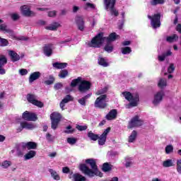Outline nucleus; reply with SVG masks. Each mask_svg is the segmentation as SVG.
Returning a JSON list of instances; mask_svg holds the SVG:
<instances>
[{"instance_id": "52", "label": "nucleus", "mask_w": 181, "mask_h": 181, "mask_svg": "<svg viewBox=\"0 0 181 181\" xmlns=\"http://www.w3.org/2000/svg\"><path fill=\"white\" fill-rule=\"evenodd\" d=\"M46 139L48 142H54V136H52V134L49 133L46 134Z\"/></svg>"}, {"instance_id": "51", "label": "nucleus", "mask_w": 181, "mask_h": 181, "mask_svg": "<svg viewBox=\"0 0 181 181\" xmlns=\"http://www.w3.org/2000/svg\"><path fill=\"white\" fill-rule=\"evenodd\" d=\"M173 152V146L168 145L165 147V153L169 155V153H172Z\"/></svg>"}, {"instance_id": "20", "label": "nucleus", "mask_w": 181, "mask_h": 181, "mask_svg": "<svg viewBox=\"0 0 181 181\" xmlns=\"http://www.w3.org/2000/svg\"><path fill=\"white\" fill-rule=\"evenodd\" d=\"M40 76H42V74L39 71L32 73L29 77V83H33L35 80H39V78H40Z\"/></svg>"}, {"instance_id": "48", "label": "nucleus", "mask_w": 181, "mask_h": 181, "mask_svg": "<svg viewBox=\"0 0 181 181\" xmlns=\"http://www.w3.org/2000/svg\"><path fill=\"white\" fill-rule=\"evenodd\" d=\"M112 168L108 163H105L103 166V172H110Z\"/></svg>"}, {"instance_id": "9", "label": "nucleus", "mask_w": 181, "mask_h": 181, "mask_svg": "<svg viewBox=\"0 0 181 181\" xmlns=\"http://www.w3.org/2000/svg\"><path fill=\"white\" fill-rule=\"evenodd\" d=\"M21 13L23 16L30 17V16H35L36 13H34L33 11L30 10V6L24 5L21 6Z\"/></svg>"}, {"instance_id": "41", "label": "nucleus", "mask_w": 181, "mask_h": 181, "mask_svg": "<svg viewBox=\"0 0 181 181\" xmlns=\"http://www.w3.org/2000/svg\"><path fill=\"white\" fill-rule=\"evenodd\" d=\"M58 76L60 78H66L69 76V71L66 69L62 70Z\"/></svg>"}, {"instance_id": "31", "label": "nucleus", "mask_w": 181, "mask_h": 181, "mask_svg": "<svg viewBox=\"0 0 181 181\" xmlns=\"http://www.w3.org/2000/svg\"><path fill=\"white\" fill-rule=\"evenodd\" d=\"M136 127V116L133 117L129 122L127 126L128 129H132V128H135Z\"/></svg>"}, {"instance_id": "28", "label": "nucleus", "mask_w": 181, "mask_h": 181, "mask_svg": "<svg viewBox=\"0 0 181 181\" xmlns=\"http://www.w3.org/2000/svg\"><path fill=\"white\" fill-rule=\"evenodd\" d=\"M53 67L57 69H66L67 63L66 62H54L52 64Z\"/></svg>"}, {"instance_id": "39", "label": "nucleus", "mask_w": 181, "mask_h": 181, "mask_svg": "<svg viewBox=\"0 0 181 181\" xmlns=\"http://www.w3.org/2000/svg\"><path fill=\"white\" fill-rule=\"evenodd\" d=\"M125 160H126V163H125L126 168H131V166L134 165V160H132V158L126 157Z\"/></svg>"}, {"instance_id": "50", "label": "nucleus", "mask_w": 181, "mask_h": 181, "mask_svg": "<svg viewBox=\"0 0 181 181\" xmlns=\"http://www.w3.org/2000/svg\"><path fill=\"white\" fill-rule=\"evenodd\" d=\"M11 18L13 21H18L21 18V15L18 13H13L11 14Z\"/></svg>"}, {"instance_id": "37", "label": "nucleus", "mask_w": 181, "mask_h": 181, "mask_svg": "<svg viewBox=\"0 0 181 181\" xmlns=\"http://www.w3.org/2000/svg\"><path fill=\"white\" fill-rule=\"evenodd\" d=\"M88 137L90 138L91 141H97L99 138L98 134L93 133V132H89L88 133Z\"/></svg>"}, {"instance_id": "7", "label": "nucleus", "mask_w": 181, "mask_h": 181, "mask_svg": "<svg viewBox=\"0 0 181 181\" xmlns=\"http://www.w3.org/2000/svg\"><path fill=\"white\" fill-rule=\"evenodd\" d=\"M148 18L150 19L151 25L153 29L160 27V13L154 14L153 17L148 15Z\"/></svg>"}, {"instance_id": "40", "label": "nucleus", "mask_w": 181, "mask_h": 181, "mask_svg": "<svg viewBox=\"0 0 181 181\" xmlns=\"http://www.w3.org/2000/svg\"><path fill=\"white\" fill-rule=\"evenodd\" d=\"M83 8L85 11H88V9H95V4L87 2L85 4Z\"/></svg>"}, {"instance_id": "5", "label": "nucleus", "mask_w": 181, "mask_h": 181, "mask_svg": "<svg viewBox=\"0 0 181 181\" xmlns=\"http://www.w3.org/2000/svg\"><path fill=\"white\" fill-rule=\"evenodd\" d=\"M115 0H103L105 9L110 12L112 16H118V11L115 8Z\"/></svg>"}, {"instance_id": "15", "label": "nucleus", "mask_w": 181, "mask_h": 181, "mask_svg": "<svg viewBox=\"0 0 181 181\" xmlns=\"http://www.w3.org/2000/svg\"><path fill=\"white\" fill-rule=\"evenodd\" d=\"M53 49H54V47H53V44L46 45L43 47L44 54H45V56H47V57H50V56H52V54L53 53Z\"/></svg>"}, {"instance_id": "59", "label": "nucleus", "mask_w": 181, "mask_h": 181, "mask_svg": "<svg viewBox=\"0 0 181 181\" xmlns=\"http://www.w3.org/2000/svg\"><path fill=\"white\" fill-rule=\"evenodd\" d=\"M64 132L65 134H71L72 132H74V129H71V126H68Z\"/></svg>"}, {"instance_id": "63", "label": "nucleus", "mask_w": 181, "mask_h": 181, "mask_svg": "<svg viewBox=\"0 0 181 181\" xmlns=\"http://www.w3.org/2000/svg\"><path fill=\"white\" fill-rule=\"evenodd\" d=\"M78 103L79 104H81V105H86V99L84 98H82L78 100Z\"/></svg>"}, {"instance_id": "47", "label": "nucleus", "mask_w": 181, "mask_h": 181, "mask_svg": "<svg viewBox=\"0 0 181 181\" xmlns=\"http://www.w3.org/2000/svg\"><path fill=\"white\" fill-rule=\"evenodd\" d=\"M136 139V132L134 130L129 137V142H134Z\"/></svg>"}, {"instance_id": "3", "label": "nucleus", "mask_w": 181, "mask_h": 181, "mask_svg": "<svg viewBox=\"0 0 181 181\" xmlns=\"http://www.w3.org/2000/svg\"><path fill=\"white\" fill-rule=\"evenodd\" d=\"M77 84H79L78 90L80 91V93H86V91H88V90L91 88V83L88 81L83 79L80 76L76 79H74L71 82V87H76Z\"/></svg>"}, {"instance_id": "56", "label": "nucleus", "mask_w": 181, "mask_h": 181, "mask_svg": "<svg viewBox=\"0 0 181 181\" xmlns=\"http://www.w3.org/2000/svg\"><path fill=\"white\" fill-rule=\"evenodd\" d=\"M62 88H63V83H55L54 86V90H60Z\"/></svg>"}, {"instance_id": "46", "label": "nucleus", "mask_w": 181, "mask_h": 181, "mask_svg": "<svg viewBox=\"0 0 181 181\" xmlns=\"http://www.w3.org/2000/svg\"><path fill=\"white\" fill-rule=\"evenodd\" d=\"M60 122V121L59 120H51V128L52 129H57V127H59V123Z\"/></svg>"}, {"instance_id": "8", "label": "nucleus", "mask_w": 181, "mask_h": 181, "mask_svg": "<svg viewBox=\"0 0 181 181\" xmlns=\"http://www.w3.org/2000/svg\"><path fill=\"white\" fill-rule=\"evenodd\" d=\"M27 101H28V103H30V104H33V105H35L36 107H39L40 108H42V107H43V103L37 100V96H36L35 95L28 94Z\"/></svg>"}, {"instance_id": "64", "label": "nucleus", "mask_w": 181, "mask_h": 181, "mask_svg": "<svg viewBox=\"0 0 181 181\" xmlns=\"http://www.w3.org/2000/svg\"><path fill=\"white\" fill-rule=\"evenodd\" d=\"M176 31L179 32V33H181V24H177L176 27Z\"/></svg>"}, {"instance_id": "44", "label": "nucleus", "mask_w": 181, "mask_h": 181, "mask_svg": "<svg viewBox=\"0 0 181 181\" xmlns=\"http://www.w3.org/2000/svg\"><path fill=\"white\" fill-rule=\"evenodd\" d=\"M104 49L107 53H112V50H114V47L110 42H107Z\"/></svg>"}, {"instance_id": "38", "label": "nucleus", "mask_w": 181, "mask_h": 181, "mask_svg": "<svg viewBox=\"0 0 181 181\" xmlns=\"http://www.w3.org/2000/svg\"><path fill=\"white\" fill-rule=\"evenodd\" d=\"M49 80H46L44 81V84H46V86H51V84H53L54 83V76L53 75H49L48 76Z\"/></svg>"}, {"instance_id": "14", "label": "nucleus", "mask_w": 181, "mask_h": 181, "mask_svg": "<svg viewBox=\"0 0 181 181\" xmlns=\"http://www.w3.org/2000/svg\"><path fill=\"white\" fill-rule=\"evenodd\" d=\"M163 95H165V93L163 90H160L155 95H154V100L153 101V103L154 105H158L160 101H162L163 98Z\"/></svg>"}, {"instance_id": "11", "label": "nucleus", "mask_w": 181, "mask_h": 181, "mask_svg": "<svg viewBox=\"0 0 181 181\" xmlns=\"http://www.w3.org/2000/svg\"><path fill=\"white\" fill-rule=\"evenodd\" d=\"M36 125L33 124L32 122H23L21 123V127L17 129L18 132H21L23 129H35Z\"/></svg>"}, {"instance_id": "4", "label": "nucleus", "mask_w": 181, "mask_h": 181, "mask_svg": "<svg viewBox=\"0 0 181 181\" xmlns=\"http://www.w3.org/2000/svg\"><path fill=\"white\" fill-rule=\"evenodd\" d=\"M122 95L129 102V103L124 105L127 110H130V108H134L136 107V97L134 95V93L128 91H124L122 93Z\"/></svg>"}, {"instance_id": "17", "label": "nucleus", "mask_w": 181, "mask_h": 181, "mask_svg": "<svg viewBox=\"0 0 181 181\" xmlns=\"http://www.w3.org/2000/svg\"><path fill=\"white\" fill-rule=\"evenodd\" d=\"M26 147L23 143H22L18 147L16 148V155L18 158H22L25 155Z\"/></svg>"}, {"instance_id": "49", "label": "nucleus", "mask_w": 181, "mask_h": 181, "mask_svg": "<svg viewBox=\"0 0 181 181\" xmlns=\"http://www.w3.org/2000/svg\"><path fill=\"white\" fill-rule=\"evenodd\" d=\"M105 93H107V88H104L103 89L98 90L95 93V95H105Z\"/></svg>"}, {"instance_id": "16", "label": "nucleus", "mask_w": 181, "mask_h": 181, "mask_svg": "<svg viewBox=\"0 0 181 181\" xmlns=\"http://www.w3.org/2000/svg\"><path fill=\"white\" fill-rule=\"evenodd\" d=\"M117 115H118V111L115 109H112L106 115L105 118L107 121H112L117 119Z\"/></svg>"}, {"instance_id": "1", "label": "nucleus", "mask_w": 181, "mask_h": 181, "mask_svg": "<svg viewBox=\"0 0 181 181\" xmlns=\"http://www.w3.org/2000/svg\"><path fill=\"white\" fill-rule=\"evenodd\" d=\"M86 163L90 165L92 170L89 169L86 164H81L79 169L83 172V173H84V175H87L89 177H94V176H100V177H103V173L98 171V168H97L95 160L93 159H87L86 160Z\"/></svg>"}, {"instance_id": "45", "label": "nucleus", "mask_w": 181, "mask_h": 181, "mask_svg": "<svg viewBox=\"0 0 181 181\" xmlns=\"http://www.w3.org/2000/svg\"><path fill=\"white\" fill-rule=\"evenodd\" d=\"M66 141L68 144H69V145H75V144L77 142V139L74 137H68L66 139Z\"/></svg>"}, {"instance_id": "29", "label": "nucleus", "mask_w": 181, "mask_h": 181, "mask_svg": "<svg viewBox=\"0 0 181 181\" xmlns=\"http://www.w3.org/2000/svg\"><path fill=\"white\" fill-rule=\"evenodd\" d=\"M35 156H36V151L31 150L24 156V159L25 160H29V159H32L35 158Z\"/></svg>"}, {"instance_id": "42", "label": "nucleus", "mask_w": 181, "mask_h": 181, "mask_svg": "<svg viewBox=\"0 0 181 181\" xmlns=\"http://www.w3.org/2000/svg\"><path fill=\"white\" fill-rule=\"evenodd\" d=\"M121 52L122 54H129V53H131L132 50L129 47H124L121 48Z\"/></svg>"}, {"instance_id": "21", "label": "nucleus", "mask_w": 181, "mask_h": 181, "mask_svg": "<svg viewBox=\"0 0 181 181\" xmlns=\"http://www.w3.org/2000/svg\"><path fill=\"white\" fill-rule=\"evenodd\" d=\"M98 64H99V66H102V67H108V66H110L108 59L107 58H104L103 57H98Z\"/></svg>"}, {"instance_id": "32", "label": "nucleus", "mask_w": 181, "mask_h": 181, "mask_svg": "<svg viewBox=\"0 0 181 181\" xmlns=\"http://www.w3.org/2000/svg\"><path fill=\"white\" fill-rule=\"evenodd\" d=\"M163 168H170L172 166H175V164L173 163V160L168 159L163 162Z\"/></svg>"}, {"instance_id": "35", "label": "nucleus", "mask_w": 181, "mask_h": 181, "mask_svg": "<svg viewBox=\"0 0 181 181\" xmlns=\"http://www.w3.org/2000/svg\"><path fill=\"white\" fill-rule=\"evenodd\" d=\"M165 0H151L150 4L152 6H156V5H163Z\"/></svg>"}, {"instance_id": "60", "label": "nucleus", "mask_w": 181, "mask_h": 181, "mask_svg": "<svg viewBox=\"0 0 181 181\" xmlns=\"http://www.w3.org/2000/svg\"><path fill=\"white\" fill-rule=\"evenodd\" d=\"M19 74H21V76H26V74H28V69H20Z\"/></svg>"}, {"instance_id": "57", "label": "nucleus", "mask_w": 181, "mask_h": 181, "mask_svg": "<svg viewBox=\"0 0 181 181\" xmlns=\"http://www.w3.org/2000/svg\"><path fill=\"white\" fill-rule=\"evenodd\" d=\"M175 71V64H170L168 69V73H173Z\"/></svg>"}, {"instance_id": "6", "label": "nucleus", "mask_w": 181, "mask_h": 181, "mask_svg": "<svg viewBox=\"0 0 181 181\" xmlns=\"http://www.w3.org/2000/svg\"><path fill=\"white\" fill-rule=\"evenodd\" d=\"M94 105L96 108L104 109L107 107V95H100L95 101Z\"/></svg>"}, {"instance_id": "25", "label": "nucleus", "mask_w": 181, "mask_h": 181, "mask_svg": "<svg viewBox=\"0 0 181 181\" xmlns=\"http://www.w3.org/2000/svg\"><path fill=\"white\" fill-rule=\"evenodd\" d=\"M0 30L4 32V33H8L9 35H13V31L12 30L8 28V26L5 23H4L0 25Z\"/></svg>"}, {"instance_id": "18", "label": "nucleus", "mask_w": 181, "mask_h": 181, "mask_svg": "<svg viewBox=\"0 0 181 181\" xmlns=\"http://www.w3.org/2000/svg\"><path fill=\"white\" fill-rule=\"evenodd\" d=\"M69 179H72L74 181H86V177L78 174V173H71L69 175Z\"/></svg>"}, {"instance_id": "13", "label": "nucleus", "mask_w": 181, "mask_h": 181, "mask_svg": "<svg viewBox=\"0 0 181 181\" xmlns=\"http://www.w3.org/2000/svg\"><path fill=\"white\" fill-rule=\"evenodd\" d=\"M110 129H111L108 127L103 132L100 136H99L98 139L99 145H105V141H107V135H108V133L110 132Z\"/></svg>"}, {"instance_id": "55", "label": "nucleus", "mask_w": 181, "mask_h": 181, "mask_svg": "<svg viewBox=\"0 0 181 181\" xmlns=\"http://www.w3.org/2000/svg\"><path fill=\"white\" fill-rule=\"evenodd\" d=\"M144 124V120L141 119L139 117L136 116V127H142Z\"/></svg>"}, {"instance_id": "24", "label": "nucleus", "mask_w": 181, "mask_h": 181, "mask_svg": "<svg viewBox=\"0 0 181 181\" xmlns=\"http://www.w3.org/2000/svg\"><path fill=\"white\" fill-rule=\"evenodd\" d=\"M8 55L11 57V62H18L21 59V57H19V54H18V53L12 50L8 51Z\"/></svg>"}, {"instance_id": "12", "label": "nucleus", "mask_w": 181, "mask_h": 181, "mask_svg": "<svg viewBox=\"0 0 181 181\" xmlns=\"http://www.w3.org/2000/svg\"><path fill=\"white\" fill-rule=\"evenodd\" d=\"M75 22L77 25V28L79 30L83 32L84 30V18L81 16H76L75 18Z\"/></svg>"}, {"instance_id": "53", "label": "nucleus", "mask_w": 181, "mask_h": 181, "mask_svg": "<svg viewBox=\"0 0 181 181\" xmlns=\"http://www.w3.org/2000/svg\"><path fill=\"white\" fill-rule=\"evenodd\" d=\"M177 172L181 175V159L177 160Z\"/></svg>"}, {"instance_id": "61", "label": "nucleus", "mask_w": 181, "mask_h": 181, "mask_svg": "<svg viewBox=\"0 0 181 181\" xmlns=\"http://www.w3.org/2000/svg\"><path fill=\"white\" fill-rule=\"evenodd\" d=\"M80 11V6H74L72 7V12L73 13H77Z\"/></svg>"}, {"instance_id": "22", "label": "nucleus", "mask_w": 181, "mask_h": 181, "mask_svg": "<svg viewBox=\"0 0 181 181\" xmlns=\"http://www.w3.org/2000/svg\"><path fill=\"white\" fill-rule=\"evenodd\" d=\"M73 100V98L70 95H67L60 103V108H62V111L64 110V107L67 103L69 101H71Z\"/></svg>"}, {"instance_id": "43", "label": "nucleus", "mask_w": 181, "mask_h": 181, "mask_svg": "<svg viewBox=\"0 0 181 181\" xmlns=\"http://www.w3.org/2000/svg\"><path fill=\"white\" fill-rule=\"evenodd\" d=\"M158 86L160 88H163V87H166L167 86L166 79L160 78L158 81Z\"/></svg>"}, {"instance_id": "33", "label": "nucleus", "mask_w": 181, "mask_h": 181, "mask_svg": "<svg viewBox=\"0 0 181 181\" xmlns=\"http://www.w3.org/2000/svg\"><path fill=\"white\" fill-rule=\"evenodd\" d=\"M177 39H179L177 35L174 34L171 36L167 37L166 40L168 43H173V42H177Z\"/></svg>"}, {"instance_id": "62", "label": "nucleus", "mask_w": 181, "mask_h": 181, "mask_svg": "<svg viewBox=\"0 0 181 181\" xmlns=\"http://www.w3.org/2000/svg\"><path fill=\"white\" fill-rule=\"evenodd\" d=\"M76 129H78V131H86V129H87V126L77 125Z\"/></svg>"}, {"instance_id": "54", "label": "nucleus", "mask_w": 181, "mask_h": 181, "mask_svg": "<svg viewBox=\"0 0 181 181\" xmlns=\"http://www.w3.org/2000/svg\"><path fill=\"white\" fill-rule=\"evenodd\" d=\"M0 46H8V40H6V39L0 37Z\"/></svg>"}, {"instance_id": "2", "label": "nucleus", "mask_w": 181, "mask_h": 181, "mask_svg": "<svg viewBox=\"0 0 181 181\" xmlns=\"http://www.w3.org/2000/svg\"><path fill=\"white\" fill-rule=\"evenodd\" d=\"M119 36L117 35V33H111L109 37H105L104 34L100 33L98 34L92 40L88 43L90 47H101V45L104 43V40H107V43H111L118 39Z\"/></svg>"}, {"instance_id": "30", "label": "nucleus", "mask_w": 181, "mask_h": 181, "mask_svg": "<svg viewBox=\"0 0 181 181\" xmlns=\"http://www.w3.org/2000/svg\"><path fill=\"white\" fill-rule=\"evenodd\" d=\"M23 144H24V146H25V148H27L29 150L36 149V148L37 147V144L33 141H29V142L23 143Z\"/></svg>"}, {"instance_id": "58", "label": "nucleus", "mask_w": 181, "mask_h": 181, "mask_svg": "<svg viewBox=\"0 0 181 181\" xmlns=\"http://www.w3.org/2000/svg\"><path fill=\"white\" fill-rule=\"evenodd\" d=\"M56 15H57V11H51L48 12V16L49 18H54V16H56Z\"/></svg>"}, {"instance_id": "10", "label": "nucleus", "mask_w": 181, "mask_h": 181, "mask_svg": "<svg viewBox=\"0 0 181 181\" xmlns=\"http://www.w3.org/2000/svg\"><path fill=\"white\" fill-rule=\"evenodd\" d=\"M22 118L25 121H36L37 116L33 112L25 111L23 113Z\"/></svg>"}, {"instance_id": "27", "label": "nucleus", "mask_w": 181, "mask_h": 181, "mask_svg": "<svg viewBox=\"0 0 181 181\" xmlns=\"http://www.w3.org/2000/svg\"><path fill=\"white\" fill-rule=\"evenodd\" d=\"M168 56H172V52L170 50H168L166 52H163L161 55H158V62H165V59Z\"/></svg>"}, {"instance_id": "23", "label": "nucleus", "mask_w": 181, "mask_h": 181, "mask_svg": "<svg viewBox=\"0 0 181 181\" xmlns=\"http://www.w3.org/2000/svg\"><path fill=\"white\" fill-rule=\"evenodd\" d=\"M62 25L57 23V22H54V23H52V24H50L49 25H47L45 27V29L47 30H52V31H54V30H57V29H59V28H60Z\"/></svg>"}, {"instance_id": "19", "label": "nucleus", "mask_w": 181, "mask_h": 181, "mask_svg": "<svg viewBox=\"0 0 181 181\" xmlns=\"http://www.w3.org/2000/svg\"><path fill=\"white\" fill-rule=\"evenodd\" d=\"M7 62L8 61L6 59V57H5V56L4 55L0 56V74H5L6 71L2 67H4L5 64H6Z\"/></svg>"}, {"instance_id": "34", "label": "nucleus", "mask_w": 181, "mask_h": 181, "mask_svg": "<svg viewBox=\"0 0 181 181\" xmlns=\"http://www.w3.org/2000/svg\"><path fill=\"white\" fill-rule=\"evenodd\" d=\"M49 172L51 174L52 177H53L54 180H59L60 179V176L59 175V174H57V172H56L54 170L49 169Z\"/></svg>"}, {"instance_id": "26", "label": "nucleus", "mask_w": 181, "mask_h": 181, "mask_svg": "<svg viewBox=\"0 0 181 181\" xmlns=\"http://www.w3.org/2000/svg\"><path fill=\"white\" fill-rule=\"evenodd\" d=\"M51 121H61L62 115L57 112H54L50 115Z\"/></svg>"}, {"instance_id": "36", "label": "nucleus", "mask_w": 181, "mask_h": 181, "mask_svg": "<svg viewBox=\"0 0 181 181\" xmlns=\"http://www.w3.org/2000/svg\"><path fill=\"white\" fill-rule=\"evenodd\" d=\"M10 166H12V161L11 160H6L1 163V167L3 169H8Z\"/></svg>"}]
</instances>
